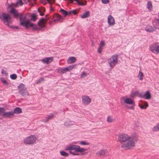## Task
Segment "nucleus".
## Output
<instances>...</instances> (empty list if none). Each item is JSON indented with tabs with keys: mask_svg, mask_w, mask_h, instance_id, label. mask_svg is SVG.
Listing matches in <instances>:
<instances>
[{
	"mask_svg": "<svg viewBox=\"0 0 159 159\" xmlns=\"http://www.w3.org/2000/svg\"><path fill=\"white\" fill-rule=\"evenodd\" d=\"M57 72L61 74H63L64 73L63 68H59L56 70Z\"/></svg>",
	"mask_w": 159,
	"mask_h": 159,
	"instance_id": "c756f323",
	"label": "nucleus"
},
{
	"mask_svg": "<svg viewBox=\"0 0 159 159\" xmlns=\"http://www.w3.org/2000/svg\"><path fill=\"white\" fill-rule=\"evenodd\" d=\"M73 125L72 124H71V122L70 121H67L65 122L64 124V125L66 126H69Z\"/></svg>",
	"mask_w": 159,
	"mask_h": 159,
	"instance_id": "f704fd0d",
	"label": "nucleus"
},
{
	"mask_svg": "<svg viewBox=\"0 0 159 159\" xmlns=\"http://www.w3.org/2000/svg\"><path fill=\"white\" fill-rule=\"evenodd\" d=\"M37 138L34 135H31L25 138L23 140L25 145H31L35 143Z\"/></svg>",
	"mask_w": 159,
	"mask_h": 159,
	"instance_id": "20e7f679",
	"label": "nucleus"
},
{
	"mask_svg": "<svg viewBox=\"0 0 159 159\" xmlns=\"http://www.w3.org/2000/svg\"><path fill=\"white\" fill-rule=\"evenodd\" d=\"M28 26V28L29 27H32L33 28V30H36L37 26L36 25L34 24L33 23H30V22L28 24V25H27Z\"/></svg>",
	"mask_w": 159,
	"mask_h": 159,
	"instance_id": "4be33fe9",
	"label": "nucleus"
},
{
	"mask_svg": "<svg viewBox=\"0 0 159 159\" xmlns=\"http://www.w3.org/2000/svg\"><path fill=\"white\" fill-rule=\"evenodd\" d=\"M0 19L2 20L4 23L10 27V24L12 22L11 18L10 15L4 12L0 13Z\"/></svg>",
	"mask_w": 159,
	"mask_h": 159,
	"instance_id": "7ed1b4c3",
	"label": "nucleus"
},
{
	"mask_svg": "<svg viewBox=\"0 0 159 159\" xmlns=\"http://www.w3.org/2000/svg\"><path fill=\"white\" fill-rule=\"evenodd\" d=\"M152 22L155 23L156 25L159 27V18L158 19L156 17L155 18L152 20Z\"/></svg>",
	"mask_w": 159,
	"mask_h": 159,
	"instance_id": "a878e982",
	"label": "nucleus"
},
{
	"mask_svg": "<svg viewBox=\"0 0 159 159\" xmlns=\"http://www.w3.org/2000/svg\"><path fill=\"white\" fill-rule=\"evenodd\" d=\"M139 106L141 109H145L148 106V104L147 102H145V103L144 105L139 104Z\"/></svg>",
	"mask_w": 159,
	"mask_h": 159,
	"instance_id": "bb28decb",
	"label": "nucleus"
},
{
	"mask_svg": "<svg viewBox=\"0 0 159 159\" xmlns=\"http://www.w3.org/2000/svg\"><path fill=\"white\" fill-rule=\"evenodd\" d=\"M76 65H71L69 66H67L69 71H70L72 70L73 69H75L76 66Z\"/></svg>",
	"mask_w": 159,
	"mask_h": 159,
	"instance_id": "c85d7f7f",
	"label": "nucleus"
},
{
	"mask_svg": "<svg viewBox=\"0 0 159 159\" xmlns=\"http://www.w3.org/2000/svg\"><path fill=\"white\" fill-rule=\"evenodd\" d=\"M158 16L159 17V15H158Z\"/></svg>",
	"mask_w": 159,
	"mask_h": 159,
	"instance_id": "69168bd1",
	"label": "nucleus"
},
{
	"mask_svg": "<svg viewBox=\"0 0 159 159\" xmlns=\"http://www.w3.org/2000/svg\"><path fill=\"white\" fill-rule=\"evenodd\" d=\"M10 12L13 14L15 17L17 18L18 17L19 15L18 11V10H16L13 8H12L11 9L10 11Z\"/></svg>",
	"mask_w": 159,
	"mask_h": 159,
	"instance_id": "dca6fc26",
	"label": "nucleus"
},
{
	"mask_svg": "<svg viewBox=\"0 0 159 159\" xmlns=\"http://www.w3.org/2000/svg\"><path fill=\"white\" fill-rule=\"evenodd\" d=\"M156 52L159 53V45H157V49L156 50Z\"/></svg>",
	"mask_w": 159,
	"mask_h": 159,
	"instance_id": "864d4df0",
	"label": "nucleus"
},
{
	"mask_svg": "<svg viewBox=\"0 0 159 159\" xmlns=\"http://www.w3.org/2000/svg\"><path fill=\"white\" fill-rule=\"evenodd\" d=\"M19 92L23 96H26L29 95L28 91L24 84L21 83L18 86Z\"/></svg>",
	"mask_w": 159,
	"mask_h": 159,
	"instance_id": "423d86ee",
	"label": "nucleus"
},
{
	"mask_svg": "<svg viewBox=\"0 0 159 159\" xmlns=\"http://www.w3.org/2000/svg\"><path fill=\"white\" fill-rule=\"evenodd\" d=\"M140 97L146 99H150L151 98V94L148 91H147L143 95H141Z\"/></svg>",
	"mask_w": 159,
	"mask_h": 159,
	"instance_id": "ddd939ff",
	"label": "nucleus"
},
{
	"mask_svg": "<svg viewBox=\"0 0 159 159\" xmlns=\"http://www.w3.org/2000/svg\"><path fill=\"white\" fill-rule=\"evenodd\" d=\"M157 45L156 43H154L151 44L149 46V50L152 52L155 53L157 49Z\"/></svg>",
	"mask_w": 159,
	"mask_h": 159,
	"instance_id": "2eb2a0df",
	"label": "nucleus"
},
{
	"mask_svg": "<svg viewBox=\"0 0 159 159\" xmlns=\"http://www.w3.org/2000/svg\"><path fill=\"white\" fill-rule=\"evenodd\" d=\"M5 110V109L4 108L0 107V115L2 116V114Z\"/></svg>",
	"mask_w": 159,
	"mask_h": 159,
	"instance_id": "a19ab883",
	"label": "nucleus"
},
{
	"mask_svg": "<svg viewBox=\"0 0 159 159\" xmlns=\"http://www.w3.org/2000/svg\"><path fill=\"white\" fill-rule=\"evenodd\" d=\"M11 27V28H12L14 29H19V28L17 26H10L9 27Z\"/></svg>",
	"mask_w": 159,
	"mask_h": 159,
	"instance_id": "09e8293b",
	"label": "nucleus"
},
{
	"mask_svg": "<svg viewBox=\"0 0 159 159\" xmlns=\"http://www.w3.org/2000/svg\"><path fill=\"white\" fill-rule=\"evenodd\" d=\"M39 15H40L41 16H42L43 15V12H41V11L40 12V13H39Z\"/></svg>",
	"mask_w": 159,
	"mask_h": 159,
	"instance_id": "bf43d9fd",
	"label": "nucleus"
},
{
	"mask_svg": "<svg viewBox=\"0 0 159 159\" xmlns=\"http://www.w3.org/2000/svg\"><path fill=\"white\" fill-rule=\"evenodd\" d=\"M43 78H41L39 79L37 81L36 83L37 84H39L40 83L41 81H43Z\"/></svg>",
	"mask_w": 159,
	"mask_h": 159,
	"instance_id": "79ce46f5",
	"label": "nucleus"
},
{
	"mask_svg": "<svg viewBox=\"0 0 159 159\" xmlns=\"http://www.w3.org/2000/svg\"><path fill=\"white\" fill-rule=\"evenodd\" d=\"M60 11L63 14L64 16H65L67 15V12L65 10H64V9H61L60 10Z\"/></svg>",
	"mask_w": 159,
	"mask_h": 159,
	"instance_id": "e433bc0d",
	"label": "nucleus"
},
{
	"mask_svg": "<svg viewBox=\"0 0 159 159\" xmlns=\"http://www.w3.org/2000/svg\"><path fill=\"white\" fill-rule=\"evenodd\" d=\"M60 154L62 156L66 157L68 156L69 154L64 151H60Z\"/></svg>",
	"mask_w": 159,
	"mask_h": 159,
	"instance_id": "cd10ccee",
	"label": "nucleus"
},
{
	"mask_svg": "<svg viewBox=\"0 0 159 159\" xmlns=\"http://www.w3.org/2000/svg\"><path fill=\"white\" fill-rule=\"evenodd\" d=\"M90 15V13L89 11H87L84 13L82 15L80 16L81 18L82 19L88 17Z\"/></svg>",
	"mask_w": 159,
	"mask_h": 159,
	"instance_id": "412c9836",
	"label": "nucleus"
},
{
	"mask_svg": "<svg viewBox=\"0 0 159 159\" xmlns=\"http://www.w3.org/2000/svg\"><path fill=\"white\" fill-rule=\"evenodd\" d=\"M118 56L116 55H114L108 60V63L110 67H113L117 63Z\"/></svg>",
	"mask_w": 159,
	"mask_h": 159,
	"instance_id": "0eeeda50",
	"label": "nucleus"
},
{
	"mask_svg": "<svg viewBox=\"0 0 159 159\" xmlns=\"http://www.w3.org/2000/svg\"><path fill=\"white\" fill-rule=\"evenodd\" d=\"M44 19L42 18L40 19L38 23V24L40 27H37L36 30H39L41 29V28L45 26V25L44 22Z\"/></svg>",
	"mask_w": 159,
	"mask_h": 159,
	"instance_id": "f8f14e48",
	"label": "nucleus"
},
{
	"mask_svg": "<svg viewBox=\"0 0 159 159\" xmlns=\"http://www.w3.org/2000/svg\"><path fill=\"white\" fill-rule=\"evenodd\" d=\"M125 103L129 105L134 104V103L133 100L129 98H127L125 99Z\"/></svg>",
	"mask_w": 159,
	"mask_h": 159,
	"instance_id": "b1692460",
	"label": "nucleus"
},
{
	"mask_svg": "<svg viewBox=\"0 0 159 159\" xmlns=\"http://www.w3.org/2000/svg\"><path fill=\"white\" fill-rule=\"evenodd\" d=\"M66 151L69 150L70 153L73 155H78L79 154L77 152H83L85 151L86 149L82 148L80 146L76 145L70 144L65 149Z\"/></svg>",
	"mask_w": 159,
	"mask_h": 159,
	"instance_id": "f03ea898",
	"label": "nucleus"
},
{
	"mask_svg": "<svg viewBox=\"0 0 159 159\" xmlns=\"http://www.w3.org/2000/svg\"><path fill=\"white\" fill-rule=\"evenodd\" d=\"M91 42H92V46H93V45H94V44H93V41L91 40Z\"/></svg>",
	"mask_w": 159,
	"mask_h": 159,
	"instance_id": "e2e57ef3",
	"label": "nucleus"
},
{
	"mask_svg": "<svg viewBox=\"0 0 159 159\" xmlns=\"http://www.w3.org/2000/svg\"><path fill=\"white\" fill-rule=\"evenodd\" d=\"M26 18V16H24L22 13L20 14L19 19L20 25L27 29H28L27 25L30 22V20L29 19L25 20Z\"/></svg>",
	"mask_w": 159,
	"mask_h": 159,
	"instance_id": "39448f33",
	"label": "nucleus"
},
{
	"mask_svg": "<svg viewBox=\"0 0 159 159\" xmlns=\"http://www.w3.org/2000/svg\"><path fill=\"white\" fill-rule=\"evenodd\" d=\"M13 115L14 113L15 114H20L22 112V110L21 108L19 107H16L14 109L13 111H12Z\"/></svg>",
	"mask_w": 159,
	"mask_h": 159,
	"instance_id": "6ab92c4d",
	"label": "nucleus"
},
{
	"mask_svg": "<svg viewBox=\"0 0 159 159\" xmlns=\"http://www.w3.org/2000/svg\"><path fill=\"white\" fill-rule=\"evenodd\" d=\"M118 137V141L122 143L121 147L125 149L133 148L137 140L136 137H130L125 134H120Z\"/></svg>",
	"mask_w": 159,
	"mask_h": 159,
	"instance_id": "f257e3e1",
	"label": "nucleus"
},
{
	"mask_svg": "<svg viewBox=\"0 0 159 159\" xmlns=\"http://www.w3.org/2000/svg\"><path fill=\"white\" fill-rule=\"evenodd\" d=\"M87 74L86 73L84 72H83L82 73L81 75V78H84L85 77L87 76Z\"/></svg>",
	"mask_w": 159,
	"mask_h": 159,
	"instance_id": "37998d69",
	"label": "nucleus"
},
{
	"mask_svg": "<svg viewBox=\"0 0 159 159\" xmlns=\"http://www.w3.org/2000/svg\"><path fill=\"white\" fill-rule=\"evenodd\" d=\"M17 4H19L20 6H21L23 5V2L21 0H18L17 2Z\"/></svg>",
	"mask_w": 159,
	"mask_h": 159,
	"instance_id": "a18cd8bd",
	"label": "nucleus"
},
{
	"mask_svg": "<svg viewBox=\"0 0 159 159\" xmlns=\"http://www.w3.org/2000/svg\"><path fill=\"white\" fill-rule=\"evenodd\" d=\"M52 57H47L41 60V61L44 63L48 64L52 61Z\"/></svg>",
	"mask_w": 159,
	"mask_h": 159,
	"instance_id": "a211bd4d",
	"label": "nucleus"
},
{
	"mask_svg": "<svg viewBox=\"0 0 159 159\" xmlns=\"http://www.w3.org/2000/svg\"><path fill=\"white\" fill-rule=\"evenodd\" d=\"M38 11L39 13H40V12L41 11L40 9L39 8L38 9Z\"/></svg>",
	"mask_w": 159,
	"mask_h": 159,
	"instance_id": "680f3d73",
	"label": "nucleus"
},
{
	"mask_svg": "<svg viewBox=\"0 0 159 159\" xmlns=\"http://www.w3.org/2000/svg\"><path fill=\"white\" fill-rule=\"evenodd\" d=\"M82 101L84 105H88L91 102V99L88 96H84L82 98Z\"/></svg>",
	"mask_w": 159,
	"mask_h": 159,
	"instance_id": "1a4fd4ad",
	"label": "nucleus"
},
{
	"mask_svg": "<svg viewBox=\"0 0 159 159\" xmlns=\"http://www.w3.org/2000/svg\"><path fill=\"white\" fill-rule=\"evenodd\" d=\"M1 73L2 74H5L6 75H7V71L5 70H4L3 69H2V71H1Z\"/></svg>",
	"mask_w": 159,
	"mask_h": 159,
	"instance_id": "de8ad7c7",
	"label": "nucleus"
},
{
	"mask_svg": "<svg viewBox=\"0 0 159 159\" xmlns=\"http://www.w3.org/2000/svg\"><path fill=\"white\" fill-rule=\"evenodd\" d=\"M79 144L82 145H89V143L87 142L86 141H81L79 143Z\"/></svg>",
	"mask_w": 159,
	"mask_h": 159,
	"instance_id": "7c9ffc66",
	"label": "nucleus"
},
{
	"mask_svg": "<svg viewBox=\"0 0 159 159\" xmlns=\"http://www.w3.org/2000/svg\"><path fill=\"white\" fill-rule=\"evenodd\" d=\"M159 130V124L155 126L152 128V131H157Z\"/></svg>",
	"mask_w": 159,
	"mask_h": 159,
	"instance_id": "2f4dec72",
	"label": "nucleus"
},
{
	"mask_svg": "<svg viewBox=\"0 0 159 159\" xmlns=\"http://www.w3.org/2000/svg\"><path fill=\"white\" fill-rule=\"evenodd\" d=\"M24 1L25 2L26 4V3H27V2H30V0H27V1H26V0H24Z\"/></svg>",
	"mask_w": 159,
	"mask_h": 159,
	"instance_id": "13d9d810",
	"label": "nucleus"
},
{
	"mask_svg": "<svg viewBox=\"0 0 159 159\" xmlns=\"http://www.w3.org/2000/svg\"><path fill=\"white\" fill-rule=\"evenodd\" d=\"M47 2L49 3H53L54 2V0H47Z\"/></svg>",
	"mask_w": 159,
	"mask_h": 159,
	"instance_id": "8fccbe9b",
	"label": "nucleus"
},
{
	"mask_svg": "<svg viewBox=\"0 0 159 159\" xmlns=\"http://www.w3.org/2000/svg\"><path fill=\"white\" fill-rule=\"evenodd\" d=\"M10 77L11 79L14 80L16 79L17 78V76L16 74H14L11 75H10Z\"/></svg>",
	"mask_w": 159,
	"mask_h": 159,
	"instance_id": "4c0bfd02",
	"label": "nucleus"
},
{
	"mask_svg": "<svg viewBox=\"0 0 159 159\" xmlns=\"http://www.w3.org/2000/svg\"><path fill=\"white\" fill-rule=\"evenodd\" d=\"M76 59L73 57H70L69 58L67 62L69 64H72L74 63L76 61Z\"/></svg>",
	"mask_w": 159,
	"mask_h": 159,
	"instance_id": "aec40b11",
	"label": "nucleus"
},
{
	"mask_svg": "<svg viewBox=\"0 0 159 159\" xmlns=\"http://www.w3.org/2000/svg\"><path fill=\"white\" fill-rule=\"evenodd\" d=\"M54 21H59L60 22L62 21V16L58 14H56L53 15Z\"/></svg>",
	"mask_w": 159,
	"mask_h": 159,
	"instance_id": "f3484780",
	"label": "nucleus"
},
{
	"mask_svg": "<svg viewBox=\"0 0 159 159\" xmlns=\"http://www.w3.org/2000/svg\"><path fill=\"white\" fill-rule=\"evenodd\" d=\"M132 105L130 106H128V109H134V104H132Z\"/></svg>",
	"mask_w": 159,
	"mask_h": 159,
	"instance_id": "49530a36",
	"label": "nucleus"
},
{
	"mask_svg": "<svg viewBox=\"0 0 159 159\" xmlns=\"http://www.w3.org/2000/svg\"><path fill=\"white\" fill-rule=\"evenodd\" d=\"M108 23L110 26H113L115 24V21L113 17L111 15H109L108 17Z\"/></svg>",
	"mask_w": 159,
	"mask_h": 159,
	"instance_id": "4468645a",
	"label": "nucleus"
},
{
	"mask_svg": "<svg viewBox=\"0 0 159 159\" xmlns=\"http://www.w3.org/2000/svg\"><path fill=\"white\" fill-rule=\"evenodd\" d=\"M102 2L104 4H106L109 2V0H102Z\"/></svg>",
	"mask_w": 159,
	"mask_h": 159,
	"instance_id": "c03bdc74",
	"label": "nucleus"
},
{
	"mask_svg": "<svg viewBox=\"0 0 159 159\" xmlns=\"http://www.w3.org/2000/svg\"><path fill=\"white\" fill-rule=\"evenodd\" d=\"M64 68V73L66 72L69 71L67 67H66V68Z\"/></svg>",
	"mask_w": 159,
	"mask_h": 159,
	"instance_id": "3c124183",
	"label": "nucleus"
},
{
	"mask_svg": "<svg viewBox=\"0 0 159 159\" xmlns=\"http://www.w3.org/2000/svg\"><path fill=\"white\" fill-rule=\"evenodd\" d=\"M0 80L4 84L6 85H8V82L5 80L4 78H0Z\"/></svg>",
	"mask_w": 159,
	"mask_h": 159,
	"instance_id": "72a5a7b5",
	"label": "nucleus"
},
{
	"mask_svg": "<svg viewBox=\"0 0 159 159\" xmlns=\"http://www.w3.org/2000/svg\"><path fill=\"white\" fill-rule=\"evenodd\" d=\"M72 13L73 14H76V11L75 10L71 11Z\"/></svg>",
	"mask_w": 159,
	"mask_h": 159,
	"instance_id": "5fc2aeb1",
	"label": "nucleus"
},
{
	"mask_svg": "<svg viewBox=\"0 0 159 159\" xmlns=\"http://www.w3.org/2000/svg\"><path fill=\"white\" fill-rule=\"evenodd\" d=\"M26 1H27V0H26Z\"/></svg>",
	"mask_w": 159,
	"mask_h": 159,
	"instance_id": "338daca9",
	"label": "nucleus"
},
{
	"mask_svg": "<svg viewBox=\"0 0 159 159\" xmlns=\"http://www.w3.org/2000/svg\"><path fill=\"white\" fill-rule=\"evenodd\" d=\"M96 154L100 157H106L109 155V153L107 149H101L97 152Z\"/></svg>",
	"mask_w": 159,
	"mask_h": 159,
	"instance_id": "6e6552de",
	"label": "nucleus"
},
{
	"mask_svg": "<svg viewBox=\"0 0 159 159\" xmlns=\"http://www.w3.org/2000/svg\"><path fill=\"white\" fill-rule=\"evenodd\" d=\"M143 73L141 71H139L138 74V75L137 76L139 80H142L143 79Z\"/></svg>",
	"mask_w": 159,
	"mask_h": 159,
	"instance_id": "393cba45",
	"label": "nucleus"
},
{
	"mask_svg": "<svg viewBox=\"0 0 159 159\" xmlns=\"http://www.w3.org/2000/svg\"><path fill=\"white\" fill-rule=\"evenodd\" d=\"M67 15H71L72 14V12L71 11H70L68 12H67Z\"/></svg>",
	"mask_w": 159,
	"mask_h": 159,
	"instance_id": "4d7b16f0",
	"label": "nucleus"
},
{
	"mask_svg": "<svg viewBox=\"0 0 159 159\" xmlns=\"http://www.w3.org/2000/svg\"><path fill=\"white\" fill-rule=\"evenodd\" d=\"M102 47L101 46L99 45V47H98V48L101 49H102Z\"/></svg>",
	"mask_w": 159,
	"mask_h": 159,
	"instance_id": "052dcab7",
	"label": "nucleus"
},
{
	"mask_svg": "<svg viewBox=\"0 0 159 159\" xmlns=\"http://www.w3.org/2000/svg\"><path fill=\"white\" fill-rule=\"evenodd\" d=\"M114 120V119L112 118L110 116H108L107 117V121L108 123H111Z\"/></svg>",
	"mask_w": 159,
	"mask_h": 159,
	"instance_id": "473e14b6",
	"label": "nucleus"
},
{
	"mask_svg": "<svg viewBox=\"0 0 159 159\" xmlns=\"http://www.w3.org/2000/svg\"><path fill=\"white\" fill-rule=\"evenodd\" d=\"M152 7V3L151 2L148 1L147 4V7L148 9H150Z\"/></svg>",
	"mask_w": 159,
	"mask_h": 159,
	"instance_id": "58836bf2",
	"label": "nucleus"
},
{
	"mask_svg": "<svg viewBox=\"0 0 159 159\" xmlns=\"http://www.w3.org/2000/svg\"><path fill=\"white\" fill-rule=\"evenodd\" d=\"M102 49H98V52L99 53H101L102 52Z\"/></svg>",
	"mask_w": 159,
	"mask_h": 159,
	"instance_id": "6e6d98bb",
	"label": "nucleus"
},
{
	"mask_svg": "<svg viewBox=\"0 0 159 159\" xmlns=\"http://www.w3.org/2000/svg\"><path fill=\"white\" fill-rule=\"evenodd\" d=\"M13 116V113L12 111L6 112L4 111L2 114V116L6 118H10Z\"/></svg>",
	"mask_w": 159,
	"mask_h": 159,
	"instance_id": "9b49d317",
	"label": "nucleus"
},
{
	"mask_svg": "<svg viewBox=\"0 0 159 159\" xmlns=\"http://www.w3.org/2000/svg\"><path fill=\"white\" fill-rule=\"evenodd\" d=\"M43 4H44V5H45L47 4V2H44V3H43Z\"/></svg>",
	"mask_w": 159,
	"mask_h": 159,
	"instance_id": "0e129e2a",
	"label": "nucleus"
},
{
	"mask_svg": "<svg viewBox=\"0 0 159 159\" xmlns=\"http://www.w3.org/2000/svg\"><path fill=\"white\" fill-rule=\"evenodd\" d=\"M125 97H123L121 98L120 99V103L121 104H123L124 102L125 103Z\"/></svg>",
	"mask_w": 159,
	"mask_h": 159,
	"instance_id": "ea45409f",
	"label": "nucleus"
},
{
	"mask_svg": "<svg viewBox=\"0 0 159 159\" xmlns=\"http://www.w3.org/2000/svg\"><path fill=\"white\" fill-rule=\"evenodd\" d=\"M104 44H105L104 43L103 41H102L101 42V43H100V44L99 45L101 46L102 47H103V46L104 45Z\"/></svg>",
	"mask_w": 159,
	"mask_h": 159,
	"instance_id": "603ef678",
	"label": "nucleus"
},
{
	"mask_svg": "<svg viewBox=\"0 0 159 159\" xmlns=\"http://www.w3.org/2000/svg\"><path fill=\"white\" fill-rule=\"evenodd\" d=\"M157 27L156 26H154L152 27L150 25H148L145 28V30L148 32H152L155 30H157Z\"/></svg>",
	"mask_w": 159,
	"mask_h": 159,
	"instance_id": "9d476101",
	"label": "nucleus"
},
{
	"mask_svg": "<svg viewBox=\"0 0 159 159\" xmlns=\"http://www.w3.org/2000/svg\"><path fill=\"white\" fill-rule=\"evenodd\" d=\"M30 16L31 17V18L30 19L31 20H32V21L34 22L36 20L37 18L36 17V16H35L34 14H33Z\"/></svg>",
	"mask_w": 159,
	"mask_h": 159,
	"instance_id": "c9c22d12",
	"label": "nucleus"
},
{
	"mask_svg": "<svg viewBox=\"0 0 159 159\" xmlns=\"http://www.w3.org/2000/svg\"><path fill=\"white\" fill-rule=\"evenodd\" d=\"M54 115L53 114H51L46 118V119L43 120L44 122H47L49 120H51L54 117Z\"/></svg>",
	"mask_w": 159,
	"mask_h": 159,
	"instance_id": "5701e85b",
	"label": "nucleus"
}]
</instances>
